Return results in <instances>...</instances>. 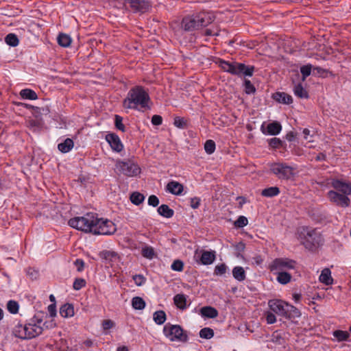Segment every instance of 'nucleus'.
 Returning a JSON list of instances; mask_svg holds the SVG:
<instances>
[{
    "instance_id": "2",
    "label": "nucleus",
    "mask_w": 351,
    "mask_h": 351,
    "mask_svg": "<svg viewBox=\"0 0 351 351\" xmlns=\"http://www.w3.org/2000/svg\"><path fill=\"white\" fill-rule=\"evenodd\" d=\"M150 101L149 93L144 87L136 86L132 88L123 99V106L127 109L137 110L138 107L143 109L149 108Z\"/></svg>"
},
{
    "instance_id": "19",
    "label": "nucleus",
    "mask_w": 351,
    "mask_h": 351,
    "mask_svg": "<svg viewBox=\"0 0 351 351\" xmlns=\"http://www.w3.org/2000/svg\"><path fill=\"white\" fill-rule=\"evenodd\" d=\"M273 98L276 101L284 104H290L293 102L292 97L285 93L277 92L274 94Z\"/></svg>"
},
{
    "instance_id": "7",
    "label": "nucleus",
    "mask_w": 351,
    "mask_h": 351,
    "mask_svg": "<svg viewBox=\"0 0 351 351\" xmlns=\"http://www.w3.org/2000/svg\"><path fill=\"white\" fill-rule=\"evenodd\" d=\"M298 232L306 248L312 250L319 245L320 238L315 229L304 226L302 227Z\"/></svg>"
},
{
    "instance_id": "61",
    "label": "nucleus",
    "mask_w": 351,
    "mask_h": 351,
    "mask_svg": "<svg viewBox=\"0 0 351 351\" xmlns=\"http://www.w3.org/2000/svg\"><path fill=\"white\" fill-rule=\"evenodd\" d=\"M326 154H324V153H319V154H318L316 156L315 158V160L316 161H324V160H326Z\"/></svg>"
},
{
    "instance_id": "60",
    "label": "nucleus",
    "mask_w": 351,
    "mask_h": 351,
    "mask_svg": "<svg viewBox=\"0 0 351 351\" xmlns=\"http://www.w3.org/2000/svg\"><path fill=\"white\" fill-rule=\"evenodd\" d=\"M48 312L51 317H55L56 315V306L55 304L49 305Z\"/></svg>"
},
{
    "instance_id": "11",
    "label": "nucleus",
    "mask_w": 351,
    "mask_h": 351,
    "mask_svg": "<svg viewBox=\"0 0 351 351\" xmlns=\"http://www.w3.org/2000/svg\"><path fill=\"white\" fill-rule=\"evenodd\" d=\"M270 170L279 179L288 180L293 175V169L285 163H274Z\"/></svg>"
},
{
    "instance_id": "47",
    "label": "nucleus",
    "mask_w": 351,
    "mask_h": 351,
    "mask_svg": "<svg viewBox=\"0 0 351 351\" xmlns=\"http://www.w3.org/2000/svg\"><path fill=\"white\" fill-rule=\"evenodd\" d=\"M248 223L247 219L244 216H240L239 218L234 221V226L237 228H243L247 226Z\"/></svg>"
},
{
    "instance_id": "44",
    "label": "nucleus",
    "mask_w": 351,
    "mask_h": 351,
    "mask_svg": "<svg viewBox=\"0 0 351 351\" xmlns=\"http://www.w3.org/2000/svg\"><path fill=\"white\" fill-rule=\"evenodd\" d=\"M215 143L213 140H207L204 144L205 152L208 154H213L215 150Z\"/></svg>"
},
{
    "instance_id": "52",
    "label": "nucleus",
    "mask_w": 351,
    "mask_h": 351,
    "mask_svg": "<svg viewBox=\"0 0 351 351\" xmlns=\"http://www.w3.org/2000/svg\"><path fill=\"white\" fill-rule=\"evenodd\" d=\"M265 315L266 322L268 324H272L276 322V317L274 314V312L267 311Z\"/></svg>"
},
{
    "instance_id": "26",
    "label": "nucleus",
    "mask_w": 351,
    "mask_h": 351,
    "mask_svg": "<svg viewBox=\"0 0 351 351\" xmlns=\"http://www.w3.org/2000/svg\"><path fill=\"white\" fill-rule=\"evenodd\" d=\"M215 259L214 252L204 251L201 256V263L203 265H210L213 263Z\"/></svg>"
},
{
    "instance_id": "64",
    "label": "nucleus",
    "mask_w": 351,
    "mask_h": 351,
    "mask_svg": "<svg viewBox=\"0 0 351 351\" xmlns=\"http://www.w3.org/2000/svg\"><path fill=\"white\" fill-rule=\"evenodd\" d=\"M117 351H129L127 346H123L117 348Z\"/></svg>"
},
{
    "instance_id": "62",
    "label": "nucleus",
    "mask_w": 351,
    "mask_h": 351,
    "mask_svg": "<svg viewBox=\"0 0 351 351\" xmlns=\"http://www.w3.org/2000/svg\"><path fill=\"white\" fill-rule=\"evenodd\" d=\"M295 138V134L293 132H289L286 135V138L288 141L291 142L293 141Z\"/></svg>"
},
{
    "instance_id": "31",
    "label": "nucleus",
    "mask_w": 351,
    "mask_h": 351,
    "mask_svg": "<svg viewBox=\"0 0 351 351\" xmlns=\"http://www.w3.org/2000/svg\"><path fill=\"white\" fill-rule=\"evenodd\" d=\"M280 193V189L277 186H271L263 189L261 195L263 197H273L277 196Z\"/></svg>"
},
{
    "instance_id": "6",
    "label": "nucleus",
    "mask_w": 351,
    "mask_h": 351,
    "mask_svg": "<svg viewBox=\"0 0 351 351\" xmlns=\"http://www.w3.org/2000/svg\"><path fill=\"white\" fill-rule=\"evenodd\" d=\"M162 332L170 341L186 343L189 340L187 332L178 324L167 323L163 327Z\"/></svg>"
},
{
    "instance_id": "28",
    "label": "nucleus",
    "mask_w": 351,
    "mask_h": 351,
    "mask_svg": "<svg viewBox=\"0 0 351 351\" xmlns=\"http://www.w3.org/2000/svg\"><path fill=\"white\" fill-rule=\"evenodd\" d=\"M282 130V126L280 123L274 121L270 123L267 126V132L270 135H277Z\"/></svg>"
},
{
    "instance_id": "35",
    "label": "nucleus",
    "mask_w": 351,
    "mask_h": 351,
    "mask_svg": "<svg viewBox=\"0 0 351 351\" xmlns=\"http://www.w3.org/2000/svg\"><path fill=\"white\" fill-rule=\"evenodd\" d=\"M153 319L156 324L161 325L166 321L167 316L163 311H157L153 315Z\"/></svg>"
},
{
    "instance_id": "18",
    "label": "nucleus",
    "mask_w": 351,
    "mask_h": 351,
    "mask_svg": "<svg viewBox=\"0 0 351 351\" xmlns=\"http://www.w3.org/2000/svg\"><path fill=\"white\" fill-rule=\"evenodd\" d=\"M12 334L16 337L27 339L26 324H23L20 322H17L12 330Z\"/></svg>"
},
{
    "instance_id": "45",
    "label": "nucleus",
    "mask_w": 351,
    "mask_h": 351,
    "mask_svg": "<svg viewBox=\"0 0 351 351\" xmlns=\"http://www.w3.org/2000/svg\"><path fill=\"white\" fill-rule=\"evenodd\" d=\"M114 125L117 129L121 130V132H125V127L123 124V118L119 115H115L114 117Z\"/></svg>"
},
{
    "instance_id": "37",
    "label": "nucleus",
    "mask_w": 351,
    "mask_h": 351,
    "mask_svg": "<svg viewBox=\"0 0 351 351\" xmlns=\"http://www.w3.org/2000/svg\"><path fill=\"white\" fill-rule=\"evenodd\" d=\"M130 199L132 204L138 206L144 201L145 196L139 192H133L130 195Z\"/></svg>"
},
{
    "instance_id": "51",
    "label": "nucleus",
    "mask_w": 351,
    "mask_h": 351,
    "mask_svg": "<svg viewBox=\"0 0 351 351\" xmlns=\"http://www.w3.org/2000/svg\"><path fill=\"white\" fill-rule=\"evenodd\" d=\"M269 145L272 148L276 149L282 146V141L278 138L274 137L269 140Z\"/></svg>"
},
{
    "instance_id": "15",
    "label": "nucleus",
    "mask_w": 351,
    "mask_h": 351,
    "mask_svg": "<svg viewBox=\"0 0 351 351\" xmlns=\"http://www.w3.org/2000/svg\"><path fill=\"white\" fill-rule=\"evenodd\" d=\"M106 141L108 143L112 150L120 152L123 149V145L122 144L119 136L114 133H110L106 135Z\"/></svg>"
},
{
    "instance_id": "38",
    "label": "nucleus",
    "mask_w": 351,
    "mask_h": 351,
    "mask_svg": "<svg viewBox=\"0 0 351 351\" xmlns=\"http://www.w3.org/2000/svg\"><path fill=\"white\" fill-rule=\"evenodd\" d=\"M5 43L11 47H16L19 40L15 34L10 33L5 38Z\"/></svg>"
},
{
    "instance_id": "42",
    "label": "nucleus",
    "mask_w": 351,
    "mask_h": 351,
    "mask_svg": "<svg viewBox=\"0 0 351 351\" xmlns=\"http://www.w3.org/2000/svg\"><path fill=\"white\" fill-rule=\"evenodd\" d=\"M19 304L14 300H9L7 303L8 311L12 314H16L19 311Z\"/></svg>"
},
{
    "instance_id": "57",
    "label": "nucleus",
    "mask_w": 351,
    "mask_h": 351,
    "mask_svg": "<svg viewBox=\"0 0 351 351\" xmlns=\"http://www.w3.org/2000/svg\"><path fill=\"white\" fill-rule=\"evenodd\" d=\"M151 121L154 125H160L162 123V118L160 115L155 114L152 117Z\"/></svg>"
},
{
    "instance_id": "8",
    "label": "nucleus",
    "mask_w": 351,
    "mask_h": 351,
    "mask_svg": "<svg viewBox=\"0 0 351 351\" xmlns=\"http://www.w3.org/2000/svg\"><path fill=\"white\" fill-rule=\"evenodd\" d=\"M115 171L117 173L123 174L128 177L136 176L141 173L138 165L132 160H117L115 164Z\"/></svg>"
},
{
    "instance_id": "21",
    "label": "nucleus",
    "mask_w": 351,
    "mask_h": 351,
    "mask_svg": "<svg viewBox=\"0 0 351 351\" xmlns=\"http://www.w3.org/2000/svg\"><path fill=\"white\" fill-rule=\"evenodd\" d=\"M319 279L321 282L326 285H330L333 282V279L331 276V271L328 268H325L322 271Z\"/></svg>"
},
{
    "instance_id": "20",
    "label": "nucleus",
    "mask_w": 351,
    "mask_h": 351,
    "mask_svg": "<svg viewBox=\"0 0 351 351\" xmlns=\"http://www.w3.org/2000/svg\"><path fill=\"white\" fill-rule=\"evenodd\" d=\"M200 314L204 317L215 318L218 315V311L212 306H204L200 308Z\"/></svg>"
},
{
    "instance_id": "9",
    "label": "nucleus",
    "mask_w": 351,
    "mask_h": 351,
    "mask_svg": "<svg viewBox=\"0 0 351 351\" xmlns=\"http://www.w3.org/2000/svg\"><path fill=\"white\" fill-rule=\"evenodd\" d=\"M296 264V261L288 258H277L269 264L268 268L273 273L287 271V270L294 269Z\"/></svg>"
},
{
    "instance_id": "43",
    "label": "nucleus",
    "mask_w": 351,
    "mask_h": 351,
    "mask_svg": "<svg viewBox=\"0 0 351 351\" xmlns=\"http://www.w3.org/2000/svg\"><path fill=\"white\" fill-rule=\"evenodd\" d=\"M173 124L178 128L184 129L187 127V121L183 117H176L173 120Z\"/></svg>"
},
{
    "instance_id": "55",
    "label": "nucleus",
    "mask_w": 351,
    "mask_h": 351,
    "mask_svg": "<svg viewBox=\"0 0 351 351\" xmlns=\"http://www.w3.org/2000/svg\"><path fill=\"white\" fill-rule=\"evenodd\" d=\"M114 322L111 319H105L102 322L104 330H109L114 326Z\"/></svg>"
},
{
    "instance_id": "23",
    "label": "nucleus",
    "mask_w": 351,
    "mask_h": 351,
    "mask_svg": "<svg viewBox=\"0 0 351 351\" xmlns=\"http://www.w3.org/2000/svg\"><path fill=\"white\" fill-rule=\"evenodd\" d=\"M73 146L74 143L73 140L67 138L62 143L58 144V148L62 153H67L71 150Z\"/></svg>"
},
{
    "instance_id": "49",
    "label": "nucleus",
    "mask_w": 351,
    "mask_h": 351,
    "mask_svg": "<svg viewBox=\"0 0 351 351\" xmlns=\"http://www.w3.org/2000/svg\"><path fill=\"white\" fill-rule=\"evenodd\" d=\"M227 266L222 263L220 265H217L214 271V274L217 276H222L226 272Z\"/></svg>"
},
{
    "instance_id": "4",
    "label": "nucleus",
    "mask_w": 351,
    "mask_h": 351,
    "mask_svg": "<svg viewBox=\"0 0 351 351\" xmlns=\"http://www.w3.org/2000/svg\"><path fill=\"white\" fill-rule=\"evenodd\" d=\"M268 306L272 312L286 319H293L301 315L296 307L281 300H270Z\"/></svg>"
},
{
    "instance_id": "54",
    "label": "nucleus",
    "mask_w": 351,
    "mask_h": 351,
    "mask_svg": "<svg viewBox=\"0 0 351 351\" xmlns=\"http://www.w3.org/2000/svg\"><path fill=\"white\" fill-rule=\"evenodd\" d=\"M148 204L156 207L159 204V199L156 195H152L148 198Z\"/></svg>"
},
{
    "instance_id": "56",
    "label": "nucleus",
    "mask_w": 351,
    "mask_h": 351,
    "mask_svg": "<svg viewBox=\"0 0 351 351\" xmlns=\"http://www.w3.org/2000/svg\"><path fill=\"white\" fill-rule=\"evenodd\" d=\"M200 199L199 197H195L190 199V206L192 208L196 209L200 205Z\"/></svg>"
},
{
    "instance_id": "25",
    "label": "nucleus",
    "mask_w": 351,
    "mask_h": 351,
    "mask_svg": "<svg viewBox=\"0 0 351 351\" xmlns=\"http://www.w3.org/2000/svg\"><path fill=\"white\" fill-rule=\"evenodd\" d=\"M158 214L166 218H171L174 215V210L167 204L160 205L157 210Z\"/></svg>"
},
{
    "instance_id": "63",
    "label": "nucleus",
    "mask_w": 351,
    "mask_h": 351,
    "mask_svg": "<svg viewBox=\"0 0 351 351\" xmlns=\"http://www.w3.org/2000/svg\"><path fill=\"white\" fill-rule=\"evenodd\" d=\"M205 36H219V34L218 32L213 33V31L210 29H206L204 34Z\"/></svg>"
},
{
    "instance_id": "22",
    "label": "nucleus",
    "mask_w": 351,
    "mask_h": 351,
    "mask_svg": "<svg viewBox=\"0 0 351 351\" xmlns=\"http://www.w3.org/2000/svg\"><path fill=\"white\" fill-rule=\"evenodd\" d=\"M60 314L62 317L67 318L74 315V307L72 304L66 303L60 308Z\"/></svg>"
},
{
    "instance_id": "50",
    "label": "nucleus",
    "mask_w": 351,
    "mask_h": 351,
    "mask_svg": "<svg viewBox=\"0 0 351 351\" xmlns=\"http://www.w3.org/2000/svg\"><path fill=\"white\" fill-rule=\"evenodd\" d=\"M85 286L86 281L83 278H76L73 285V287L75 290H80Z\"/></svg>"
},
{
    "instance_id": "14",
    "label": "nucleus",
    "mask_w": 351,
    "mask_h": 351,
    "mask_svg": "<svg viewBox=\"0 0 351 351\" xmlns=\"http://www.w3.org/2000/svg\"><path fill=\"white\" fill-rule=\"evenodd\" d=\"M330 184L334 188L335 191L350 195L351 190V184L350 182H344L342 180L332 179Z\"/></svg>"
},
{
    "instance_id": "33",
    "label": "nucleus",
    "mask_w": 351,
    "mask_h": 351,
    "mask_svg": "<svg viewBox=\"0 0 351 351\" xmlns=\"http://www.w3.org/2000/svg\"><path fill=\"white\" fill-rule=\"evenodd\" d=\"M20 95L23 99L35 100L37 99V94L35 91L31 89H23L20 92Z\"/></svg>"
},
{
    "instance_id": "5",
    "label": "nucleus",
    "mask_w": 351,
    "mask_h": 351,
    "mask_svg": "<svg viewBox=\"0 0 351 351\" xmlns=\"http://www.w3.org/2000/svg\"><path fill=\"white\" fill-rule=\"evenodd\" d=\"M219 64L223 71L237 76L251 77L253 75L255 70L254 66H246L243 63L237 62H230L221 59L219 60Z\"/></svg>"
},
{
    "instance_id": "41",
    "label": "nucleus",
    "mask_w": 351,
    "mask_h": 351,
    "mask_svg": "<svg viewBox=\"0 0 351 351\" xmlns=\"http://www.w3.org/2000/svg\"><path fill=\"white\" fill-rule=\"evenodd\" d=\"M312 70L313 66L310 64L304 65L300 67V72L302 75V81H304L306 78L311 75Z\"/></svg>"
},
{
    "instance_id": "27",
    "label": "nucleus",
    "mask_w": 351,
    "mask_h": 351,
    "mask_svg": "<svg viewBox=\"0 0 351 351\" xmlns=\"http://www.w3.org/2000/svg\"><path fill=\"white\" fill-rule=\"evenodd\" d=\"M232 276L237 280L241 282L246 278L244 269L241 266H236L232 269Z\"/></svg>"
},
{
    "instance_id": "53",
    "label": "nucleus",
    "mask_w": 351,
    "mask_h": 351,
    "mask_svg": "<svg viewBox=\"0 0 351 351\" xmlns=\"http://www.w3.org/2000/svg\"><path fill=\"white\" fill-rule=\"evenodd\" d=\"M133 280L134 281V283L137 286H141L145 282V278L143 275H141V274L134 276Z\"/></svg>"
},
{
    "instance_id": "34",
    "label": "nucleus",
    "mask_w": 351,
    "mask_h": 351,
    "mask_svg": "<svg viewBox=\"0 0 351 351\" xmlns=\"http://www.w3.org/2000/svg\"><path fill=\"white\" fill-rule=\"evenodd\" d=\"M293 92L295 96L299 98H308V92L303 88L301 84H298L294 86Z\"/></svg>"
},
{
    "instance_id": "39",
    "label": "nucleus",
    "mask_w": 351,
    "mask_h": 351,
    "mask_svg": "<svg viewBox=\"0 0 351 351\" xmlns=\"http://www.w3.org/2000/svg\"><path fill=\"white\" fill-rule=\"evenodd\" d=\"M142 256L148 259H152L155 256L154 248L151 246H145L142 249Z\"/></svg>"
},
{
    "instance_id": "36",
    "label": "nucleus",
    "mask_w": 351,
    "mask_h": 351,
    "mask_svg": "<svg viewBox=\"0 0 351 351\" xmlns=\"http://www.w3.org/2000/svg\"><path fill=\"white\" fill-rule=\"evenodd\" d=\"M132 306L134 309L143 310L145 307V302L142 298L136 296L132 300Z\"/></svg>"
},
{
    "instance_id": "1",
    "label": "nucleus",
    "mask_w": 351,
    "mask_h": 351,
    "mask_svg": "<svg viewBox=\"0 0 351 351\" xmlns=\"http://www.w3.org/2000/svg\"><path fill=\"white\" fill-rule=\"evenodd\" d=\"M68 224L78 230L95 235H111L117 230L116 225L111 220L98 218L93 213L71 218L69 220Z\"/></svg>"
},
{
    "instance_id": "10",
    "label": "nucleus",
    "mask_w": 351,
    "mask_h": 351,
    "mask_svg": "<svg viewBox=\"0 0 351 351\" xmlns=\"http://www.w3.org/2000/svg\"><path fill=\"white\" fill-rule=\"evenodd\" d=\"M123 5L134 13L140 14L148 12L151 8L149 1L147 0H123Z\"/></svg>"
},
{
    "instance_id": "58",
    "label": "nucleus",
    "mask_w": 351,
    "mask_h": 351,
    "mask_svg": "<svg viewBox=\"0 0 351 351\" xmlns=\"http://www.w3.org/2000/svg\"><path fill=\"white\" fill-rule=\"evenodd\" d=\"M328 71L322 69L319 66H314L313 67V73L314 75H323L325 73H327Z\"/></svg>"
},
{
    "instance_id": "3",
    "label": "nucleus",
    "mask_w": 351,
    "mask_h": 351,
    "mask_svg": "<svg viewBox=\"0 0 351 351\" xmlns=\"http://www.w3.org/2000/svg\"><path fill=\"white\" fill-rule=\"evenodd\" d=\"M214 20L215 17L211 12L205 11L195 12L183 17L181 27L186 32H193L208 26Z\"/></svg>"
},
{
    "instance_id": "30",
    "label": "nucleus",
    "mask_w": 351,
    "mask_h": 351,
    "mask_svg": "<svg viewBox=\"0 0 351 351\" xmlns=\"http://www.w3.org/2000/svg\"><path fill=\"white\" fill-rule=\"evenodd\" d=\"M332 335L339 342L348 341L350 337L349 332L341 330H334L332 332Z\"/></svg>"
},
{
    "instance_id": "13",
    "label": "nucleus",
    "mask_w": 351,
    "mask_h": 351,
    "mask_svg": "<svg viewBox=\"0 0 351 351\" xmlns=\"http://www.w3.org/2000/svg\"><path fill=\"white\" fill-rule=\"evenodd\" d=\"M42 323V319L33 318L26 324L27 339L35 338L43 332Z\"/></svg>"
},
{
    "instance_id": "40",
    "label": "nucleus",
    "mask_w": 351,
    "mask_h": 351,
    "mask_svg": "<svg viewBox=\"0 0 351 351\" xmlns=\"http://www.w3.org/2000/svg\"><path fill=\"white\" fill-rule=\"evenodd\" d=\"M214 336V331L210 328H204L199 331V337L202 339H210Z\"/></svg>"
},
{
    "instance_id": "48",
    "label": "nucleus",
    "mask_w": 351,
    "mask_h": 351,
    "mask_svg": "<svg viewBox=\"0 0 351 351\" xmlns=\"http://www.w3.org/2000/svg\"><path fill=\"white\" fill-rule=\"evenodd\" d=\"M171 269L176 271H182L184 268V263L180 260H176L171 266Z\"/></svg>"
},
{
    "instance_id": "46",
    "label": "nucleus",
    "mask_w": 351,
    "mask_h": 351,
    "mask_svg": "<svg viewBox=\"0 0 351 351\" xmlns=\"http://www.w3.org/2000/svg\"><path fill=\"white\" fill-rule=\"evenodd\" d=\"M244 86H245V91L247 94H252L255 93L256 88L251 83V82L249 80H244Z\"/></svg>"
},
{
    "instance_id": "24",
    "label": "nucleus",
    "mask_w": 351,
    "mask_h": 351,
    "mask_svg": "<svg viewBox=\"0 0 351 351\" xmlns=\"http://www.w3.org/2000/svg\"><path fill=\"white\" fill-rule=\"evenodd\" d=\"M175 305L180 309L186 308V296L184 294H177L173 297Z\"/></svg>"
},
{
    "instance_id": "59",
    "label": "nucleus",
    "mask_w": 351,
    "mask_h": 351,
    "mask_svg": "<svg viewBox=\"0 0 351 351\" xmlns=\"http://www.w3.org/2000/svg\"><path fill=\"white\" fill-rule=\"evenodd\" d=\"M75 265L77 267V270L78 271H81L84 269V262L82 259H76L75 261Z\"/></svg>"
},
{
    "instance_id": "32",
    "label": "nucleus",
    "mask_w": 351,
    "mask_h": 351,
    "mask_svg": "<svg viewBox=\"0 0 351 351\" xmlns=\"http://www.w3.org/2000/svg\"><path fill=\"white\" fill-rule=\"evenodd\" d=\"M58 43L63 47H69L71 43V37L66 34L60 33L58 38H57Z\"/></svg>"
},
{
    "instance_id": "16",
    "label": "nucleus",
    "mask_w": 351,
    "mask_h": 351,
    "mask_svg": "<svg viewBox=\"0 0 351 351\" xmlns=\"http://www.w3.org/2000/svg\"><path fill=\"white\" fill-rule=\"evenodd\" d=\"M99 255L101 258L105 261L106 263L111 265L119 258L117 253L114 251L103 250L99 252Z\"/></svg>"
},
{
    "instance_id": "12",
    "label": "nucleus",
    "mask_w": 351,
    "mask_h": 351,
    "mask_svg": "<svg viewBox=\"0 0 351 351\" xmlns=\"http://www.w3.org/2000/svg\"><path fill=\"white\" fill-rule=\"evenodd\" d=\"M349 195L338 193L334 190H330L327 193V197L332 204L342 208H347L350 204Z\"/></svg>"
},
{
    "instance_id": "17",
    "label": "nucleus",
    "mask_w": 351,
    "mask_h": 351,
    "mask_svg": "<svg viewBox=\"0 0 351 351\" xmlns=\"http://www.w3.org/2000/svg\"><path fill=\"white\" fill-rule=\"evenodd\" d=\"M166 190L171 194L180 195L184 190V186L180 182L172 180L167 184Z\"/></svg>"
},
{
    "instance_id": "29",
    "label": "nucleus",
    "mask_w": 351,
    "mask_h": 351,
    "mask_svg": "<svg viewBox=\"0 0 351 351\" xmlns=\"http://www.w3.org/2000/svg\"><path fill=\"white\" fill-rule=\"evenodd\" d=\"M277 274L276 280L281 285H287L291 280V275L287 271L274 272Z\"/></svg>"
}]
</instances>
